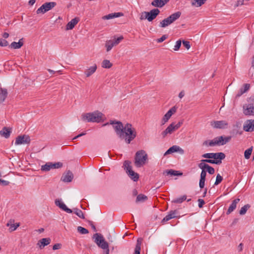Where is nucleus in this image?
Wrapping results in <instances>:
<instances>
[{
  "label": "nucleus",
  "mask_w": 254,
  "mask_h": 254,
  "mask_svg": "<svg viewBox=\"0 0 254 254\" xmlns=\"http://www.w3.org/2000/svg\"><path fill=\"white\" fill-rule=\"evenodd\" d=\"M168 37V36L167 35H163L161 38L157 39L156 40V41L158 43H161L163 42L165 40H166Z\"/></svg>",
  "instance_id": "nucleus-56"
},
{
  "label": "nucleus",
  "mask_w": 254,
  "mask_h": 254,
  "mask_svg": "<svg viewBox=\"0 0 254 254\" xmlns=\"http://www.w3.org/2000/svg\"><path fill=\"white\" fill-rule=\"evenodd\" d=\"M11 132V129L7 127H4L2 130L0 131V135L8 138L10 136Z\"/></svg>",
  "instance_id": "nucleus-28"
},
{
  "label": "nucleus",
  "mask_w": 254,
  "mask_h": 254,
  "mask_svg": "<svg viewBox=\"0 0 254 254\" xmlns=\"http://www.w3.org/2000/svg\"><path fill=\"white\" fill-rule=\"evenodd\" d=\"M52 168V163L51 162H48L46 164L42 165L41 166V170L42 171H49Z\"/></svg>",
  "instance_id": "nucleus-38"
},
{
  "label": "nucleus",
  "mask_w": 254,
  "mask_h": 254,
  "mask_svg": "<svg viewBox=\"0 0 254 254\" xmlns=\"http://www.w3.org/2000/svg\"><path fill=\"white\" fill-rule=\"evenodd\" d=\"M198 207L199 208H202L203 207V205L204 204L205 202L203 199L199 198L198 199Z\"/></svg>",
  "instance_id": "nucleus-57"
},
{
  "label": "nucleus",
  "mask_w": 254,
  "mask_h": 254,
  "mask_svg": "<svg viewBox=\"0 0 254 254\" xmlns=\"http://www.w3.org/2000/svg\"><path fill=\"white\" fill-rule=\"evenodd\" d=\"M243 112L246 116H254V102L244 105Z\"/></svg>",
  "instance_id": "nucleus-11"
},
{
  "label": "nucleus",
  "mask_w": 254,
  "mask_h": 254,
  "mask_svg": "<svg viewBox=\"0 0 254 254\" xmlns=\"http://www.w3.org/2000/svg\"><path fill=\"white\" fill-rule=\"evenodd\" d=\"M52 168H60L63 166V163L61 162H57L55 163H52Z\"/></svg>",
  "instance_id": "nucleus-50"
},
{
  "label": "nucleus",
  "mask_w": 254,
  "mask_h": 254,
  "mask_svg": "<svg viewBox=\"0 0 254 254\" xmlns=\"http://www.w3.org/2000/svg\"><path fill=\"white\" fill-rule=\"evenodd\" d=\"M209 140H206L203 142V145L206 146H209Z\"/></svg>",
  "instance_id": "nucleus-64"
},
{
  "label": "nucleus",
  "mask_w": 254,
  "mask_h": 254,
  "mask_svg": "<svg viewBox=\"0 0 254 254\" xmlns=\"http://www.w3.org/2000/svg\"><path fill=\"white\" fill-rule=\"evenodd\" d=\"M24 44L23 39L21 38L19 39L18 42H13L10 45L9 48L11 49H20Z\"/></svg>",
  "instance_id": "nucleus-22"
},
{
  "label": "nucleus",
  "mask_w": 254,
  "mask_h": 254,
  "mask_svg": "<svg viewBox=\"0 0 254 254\" xmlns=\"http://www.w3.org/2000/svg\"><path fill=\"white\" fill-rule=\"evenodd\" d=\"M210 125L214 128L224 129L227 127L228 124L226 121H214L210 123Z\"/></svg>",
  "instance_id": "nucleus-12"
},
{
  "label": "nucleus",
  "mask_w": 254,
  "mask_h": 254,
  "mask_svg": "<svg viewBox=\"0 0 254 254\" xmlns=\"http://www.w3.org/2000/svg\"><path fill=\"white\" fill-rule=\"evenodd\" d=\"M182 43H183V45L184 47H185L188 50H189L190 48V45L189 41H183Z\"/></svg>",
  "instance_id": "nucleus-53"
},
{
  "label": "nucleus",
  "mask_w": 254,
  "mask_h": 254,
  "mask_svg": "<svg viewBox=\"0 0 254 254\" xmlns=\"http://www.w3.org/2000/svg\"><path fill=\"white\" fill-rule=\"evenodd\" d=\"M170 219H171L170 218V217L168 215H167L163 219V220H162V223H164L165 222H167L169 220H170Z\"/></svg>",
  "instance_id": "nucleus-60"
},
{
  "label": "nucleus",
  "mask_w": 254,
  "mask_h": 254,
  "mask_svg": "<svg viewBox=\"0 0 254 254\" xmlns=\"http://www.w3.org/2000/svg\"><path fill=\"white\" fill-rule=\"evenodd\" d=\"M176 214H177V211L176 210L171 211L169 213L168 215L170 217L171 219H172V218H174L177 217V216L176 215Z\"/></svg>",
  "instance_id": "nucleus-51"
},
{
  "label": "nucleus",
  "mask_w": 254,
  "mask_h": 254,
  "mask_svg": "<svg viewBox=\"0 0 254 254\" xmlns=\"http://www.w3.org/2000/svg\"><path fill=\"white\" fill-rule=\"evenodd\" d=\"M244 4V0H238L236 4V6L242 5Z\"/></svg>",
  "instance_id": "nucleus-61"
},
{
  "label": "nucleus",
  "mask_w": 254,
  "mask_h": 254,
  "mask_svg": "<svg viewBox=\"0 0 254 254\" xmlns=\"http://www.w3.org/2000/svg\"><path fill=\"white\" fill-rule=\"evenodd\" d=\"M221 161L220 160H214L212 159H208V163L211 164H220L221 163Z\"/></svg>",
  "instance_id": "nucleus-54"
},
{
  "label": "nucleus",
  "mask_w": 254,
  "mask_h": 254,
  "mask_svg": "<svg viewBox=\"0 0 254 254\" xmlns=\"http://www.w3.org/2000/svg\"><path fill=\"white\" fill-rule=\"evenodd\" d=\"M103 114L99 112H94L93 113H89L82 115L83 120H87L88 122H96L99 123L102 121Z\"/></svg>",
  "instance_id": "nucleus-4"
},
{
  "label": "nucleus",
  "mask_w": 254,
  "mask_h": 254,
  "mask_svg": "<svg viewBox=\"0 0 254 254\" xmlns=\"http://www.w3.org/2000/svg\"><path fill=\"white\" fill-rule=\"evenodd\" d=\"M219 137V140H220V145H223L228 142L231 139V136H228L224 137L223 136Z\"/></svg>",
  "instance_id": "nucleus-35"
},
{
  "label": "nucleus",
  "mask_w": 254,
  "mask_h": 254,
  "mask_svg": "<svg viewBox=\"0 0 254 254\" xmlns=\"http://www.w3.org/2000/svg\"><path fill=\"white\" fill-rule=\"evenodd\" d=\"M250 88V85L248 83L244 84V87L240 89L237 94L236 95V98H238L242 95L244 93L248 91Z\"/></svg>",
  "instance_id": "nucleus-25"
},
{
  "label": "nucleus",
  "mask_w": 254,
  "mask_h": 254,
  "mask_svg": "<svg viewBox=\"0 0 254 254\" xmlns=\"http://www.w3.org/2000/svg\"><path fill=\"white\" fill-rule=\"evenodd\" d=\"M124 165L125 166V169L126 170V172L129 177L133 180L134 182L137 181L139 179V175L134 172L132 170V167L131 166V162L128 160H126L124 162Z\"/></svg>",
  "instance_id": "nucleus-5"
},
{
  "label": "nucleus",
  "mask_w": 254,
  "mask_h": 254,
  "mask_svg": "<svg viewBox=\"0 0 254 254\" xmlns=\"http://www.w3.org/2000/svg\"><path fill=\"white\" fill-rule=\"evenodd\" d=\"M206 169H207V171L208 172V173L211 175L213 174L215 172L214 169L209 165L208 166V167Z\"/></svg>",
  "instance_id": "nucleus-55"
},
{
  "label": "nucleus",
  "mask_w": 254,
  "mask_h": 254,
  "mask_svg": "<svg viewBox=\"0 0 254 254\" xmlns=\"http://www.w3.org/2000/svg\"><path fill=\"white\" fill-rule=\"evenodd\" d=\"M61 244H59V243H57V244H55L53 247V249L54 250H59L60 249H61Z\"/></svg>",
  "instance_id": "nucleus-59"
},
{
  "label": "nucleus",
  "mask_w": 254,
  "mask_h": 254,
  "mask_svg": "<svg viewBox=\"0 0 254 254\" xmlns=\"http://www.w3.org/2000/svg\"><path fill=\"white\" fill-rule=\"evenodd\" d=\"M240 199L239 198H236L234 199L231 205H230L228 209V210L226 212L227 214H229L231 212H232L236 208L237 204L240 201Z\"/></svg>",
  "instance_id": "nucleus-26"
},
{
  "label": "nucleus",
  "mask_w": 254,
  "mask_h": 254,
  "mask_svg": "<svg viewBox=\"0 0 254 254\" xmlns=\"http://www.w3.org/2000/svg\"><path fill=\"white\" fill-rule=\"evenodd\" d=\"M176 214H177V211L176 210L171 211L169 213L168 215L170 217L171 219H172V218H174L177 217V216L176 215Z\"/></svg>",
  "instance_id": "nucleus-52"
},
{
  "label": "nucleus",
  "mask_w": 254,
  "mask_h": 254,
  "mask_svg": "<svg viewBox=\"0 0 254 254\" xmlns=\"http://www.w3.org/2000/svg\"><path fill=\"white\" fill-rule=\"evenodd\" d=\"M56 2L52 1L44 3L36 11L37 14H44L49 10L52 9L56 5Z\"/></svg>",
  "instance_id": "nucleus-8"
},
{
  "label": "nucleus",
  "mask_w": 254,
  "mask_h": 254,
  "mask_svg": "<svg viewBox=\"0 0 254 254\" xmlns=\"http://www.w3.org/2000/svg\"><path fill=\"white\" fill-rule=\"evenodd\" d=\"M222 180H223L222 177L219 174H218L216 176V181L214 183V185H218L222 182Z\"/></svg>",
  "instance_id": "nucleus-46"
},
{
  "label": "nucleus",
  "mask_w": 254,
  "mask_h": 254,
  "mask_svg": "<svg viewBox=\"0 0 254 254\" xmlns=\"http://www.w3.org/2000/svg\"><path fill=\"white\" fill-rule=\"evenodd\" d=\"M176 111L177 107L176 106H174L171 108L163 116L162 120V125H164L166 122H167L172 115L175 113Z\"/></svg>",
  "instance_id": "nucleus-15"
},
{
  "label": "nucleus",
  "mask_w": 254,
  "mask_h": 254,
  "mask_svg": "<svg viewBox=\"0 0 254 254\" xmlns=\"http://www.w3.org/2000/svg\"><path fill=\"white\" fill-rule=\"evenodd\" d=\"M51 239L50 238H43L41 239L38 244H39V243L41 244V245H40V247L41 248L42 246L43 247H44L46 246H47L50 243Z\"/></svg>",
  "instance_id": "nucleus-34"
},
{
  "label": "nucleus",
  "mask_w": 254,
  "mask_h": 254,
  "mask_svg": "<svg viewBox=\"0 0 254 254\" xmlns=\"http://www.w3.org/2000/svg\"><path fill=\"white\" fill-rule=\"evenodd\" d=\"M183 123L179 122L178 124H175L174 123H172L170 124L166 129L162 132V135L163 137H165L168 134H171L174 131L177 130L182 125Z\"/></svg>",
  "instance_id": "nucleus-9"
},
{
  "label": "nucleus",
  "mask_w": 254,
  "mask_h": 254,
  "mask_svg": "<svg viewBox=\"0 0 254 254\" xmlns=\"http://www.w3.org/2000/svg\"><path fill=\"white\" fill-rule=\"evenodd\" d=\"M93 239H94V242L99 247L105 250L104 254H109V245L108 243L105 241L101 234L95 233L93 235Z\"/></svg>",
  "instance_id": "nucleus-2"
},
{
  "label": "nucleus",
  "mask_w": 254,
  "mask_h": 254,
  "mask_svg": "<svg viewBox=\"0 0 254 254\" xmlns=\"http://www.w3.org/2000/svg\"><path fill=\"white\" fill-rule=\"evenodd\" d=\"M55 204L59 207L61 209L64 210L67 213H71L72 212V210L68 208L65 205V204L61 200L57 199L55 200Z\"/></svg>",
  "instance_id": "nucleus-19"
},
{
  "label": "nucleus",
  "mask_w": 254,
  "mask_h": 254,
  "mask_svg": "<svg viewBox=\"0 0 254 254\" xmlns=\"http://www.w3.org/2000/svg\"><path fill=\"white\" fill-rule=\"evenodd\" d=\"M73 212L79 217H80V218H81L82 219H84L85 218L84 215L83 214V213L82 212V211L80 209H79L78 208H74L73 209Z\"/></svg>",
  "instance_id": "nucleus-41"
},
{
  "label": "nucleus",
  "mask_w": 254,
  "mask_h": 254,
  "mask_svg": "<svg viewBox=\"0 0 254 254\" xmlns=\"http://www.w3.org/2000/svg\"><path fill=\"white\" fill-rule=\"evenodd\" d=\"M0 184L2 186H6L9 184V182L8 181L1 180L0 179Z\"/></svg>",
  "instance_id": "nucleus-58"
},
{
  "label": "nucleus",
  "mask_w": 254,
  "mask_h": 254,
  "mask_svg": "<svg viewBox=\"0 0 254 254\" xmlns=\"http://www.w3.org/2000/svg\"><path fill=\"white\" fill-rule=\"evenodd\" d=\"M160 13V10L158 8H154L149 12H145V18L148 21H151L155 19Z\"/></svg>",
  "instance_id": "nucleus-14"
},
{
  "label": "nucleus",
  "mask_w": 254,
  "mask_h": 254,
  "mask_svg": "<svg viewBox=\"0 0 254 254\" xmlns=\"http://www.w3.org/2000/svg\"><path fill=\"white\" fill-rule=\"evenodd\" d=\"M90 226H91V228H92V229L94 231H96V227L95 226V225L93 224V223L92 222H90Z\"/></svg>",
  "instance_id": "nucleus-63"
},
{
  "label": "nucleus",
  "mask_w": 254,
  "mask_h": 254,
  "mask_svg": "<svg viewBox=\"0 0 254 254\" xmlns=\"http://www.w3.org/2000/svg\"><path fill=\"white\" fill-rule=\"evenodd\" d=\"M123 36L119 37H114L113 39L107 41L105 44V47L106 48V51L109 52L111 50L113 47L118 45L123 39Z\"/></svg>",
  "instance_id": "nucleus-7"
},
{
  "label": "nucleus",
  "mask_w": 254,
  "mask_h": 254,
  "mask_svg": "<svg viewBox=\"0 0 254 254\" xmlns=\"http://www.w3.org/2000/svg\"><path fill=\"white\" fill-rule=\"evenodd\" d=\"M206 176V171L202 170L200 173V178L199 182V186L201 189H202L204 187Z\"/></svg>",
  "instance_id": "nucleus-27"
},
{
  "label": "nucleus",
  "mask_w": 254,
  "mask_h": 254,
  "mask_svg": "<svg viewBox=\"0 0 254 254\" xmlns=\"http://www.w3.org/2000/svg\"><path fill=\"white\" fill-rule=\"evenodd\" d=\"M55 204L59 207L61 209L64 210L67 213H71L72 212V210L68 208L65 205V204L61 200L57 199L55 200Z\"/></svg>",
  "instance_id": "nucleus-18"
},
{
  "label": "nucleus",
  "mask_w": 254,
  "mask_h": 254,
  "mask_svg": "<svg viewBox=\"0 0 254 254\" xmlns=\"http://www.w3.org/2000/svg\"><path fill=\"white\" fill-rule=\"evenodd\" d=\"M178 152L180 154H183L184 153V150L181 148L180 147L177 145H173L170 148H169L164 153V155L166 156L167 155L172 154L174 152Z\"/></svg>",
  "instance_id": "nucleus-17"
},
{
  "label": "nucleus",
  "mask_w": 254,
  "mask_h": 254,
  "mask_svg": "<svg viewBox=\"0 0 254 254\" xmlns=\"http://www.w3.org/2000/svg\"><path fill=\"white\" fill-rule=\"evenodd\" d=\"M30 137L28 135H19L15 139V145L29 144L30 142Z\"/></svg>",
  "instance_id": "nucleus-13"
},
{
  "label": "nucleus",
  "mask_w": 254,
  "mask_h": 254,
  "mask_svg": "<svg viewBox=\"0 0 254 254\" xmlns=\"http://www.w3.org/2000/svg\"><path fill=\"white\" fill-rule=\"evenodd\" d=\"M181 14V13L179 11L171 14L168 17L164 19L160 22V26L161 27H165L168 26L178 19L180 17Z\"/></svg>",
  "instance_id": "nucleus-6"
},
{
  "label": "nucleus",
  "mask_w": 254,
  "mask_h": 254,
  "mask_svg": "<svg viewBox=\"0 0 254 254\" xmlns=\"http://www.w3.org/2000/svg\"><path fill=\"white\" fill-rule=\"evenodd\" d=\"M202 157L207 159H214V160L223 159L225 155L222 152L219 153H207L202 155Z\"/></svg>",
  "instance_id": "nucleus-10"
},
{
  "label": "nucleus",
  "mask_w": 254,
  "mask_h": 254,
  "mask_svg": "<svg viewBox=\"0 0 254 254\" xmlns=\"http://www.w3.org/2000/svg\"><path fill=\"white\" fill-rule=\"evenodd\" d=\"M8 45V42L4 39L0 38V47H6Z\"/></svg>",
  "instance_id": "nucleus-48"
},
{
  "label": "nucleus",
  "mask_w": 254,
  "mask_h": 254,
  "mask_svg": "<svg viewBox=\"0 0 254 254\" xmlns=\"http://www.w3.org/2000/svg\"><path fill=\"white\" fill-rule=\"evenodd\" d=\"M77 231L79 233L81 234H86L89 233L88 230L81 226H78L77 227Z\"/></svg>",
  "instance_id": "nucleus-44"
},
{
  "label": "nucleus",
  "mask_w": 254,
  "mask_h": 254,
  "mask_svg": "<svg viewBox=\"0 0 254 254\" xmlns=\"http://www.w3.org/2000/svg\"><path fill=\"white\" fill-rule=\"evenodd\" d=\"M113 64L108 60H104L102 62V67L105 68H110Z\"/></svg>",
  "instance_id": "nucleus-37"
},
{
  "label": "nucleus",
  "mask_w": 254,
  "mask_h": 254,
  "mask_svg": "<svg viewBox=\"0 0 254 254\" xmlns=\"http://www.w3.org/2000/svg\"><path fill=\"white\" fill-rule=\"evenodd\" d=\"M97 68V65L96 64H94L92 66L85 70L84 71V74L87 77H89L96 71Z\"/></svg>",
  "instance_id": "nucleus-21"
},
{
  "label": "nucleus",
  "mask_w": 254,
  "mask_h": 254,
  "mask_svg": "<svg viewBox=\"0 0 254 254\" xmlns=\"http://www.w3.org/2000/svg\"><path fill=\"white\" fill-rule=\"evenodd\" d=\"M207 0H191V5L193 6L200 7L204 4Z\"/></svg>",
  "instance_id": "nucleus-31"
},
{
  "label": "nucleus",
  "mask_w": 254,
  "mask_h": 254,
  "mask_svg": "<svg viewBox=\"0 0 254 254\" xmlns=\"http://www.w3.org/2000/svg\"><path fill=\"white\" fill-rule=\"evenodd\" d=\"M170 0H153L151 2V5L154 7H162Z\"/></svg>",
  "instance_id": "nucleus-23"
},
{
  "label": "nucleus",
  "mask_w": 254,
  "mask_h": 254,
  "mask_svg": "<svg viewBox=\"0 0 254 254\" xmlns=\"http://www.w3.org/2000/svg\"><path fill=\"white\" fill-rule=\"evenodd\" d=\"M209 165L206 163H203V162H201L198 164V167L201 169L202 170H205L208 167Z\"/></svg>",
  "instance_id": "nucleus-47"
},
{
  "label": "nucleus",
  "mask_w": 254,
  "mask_h": 254,
  "mask_svg": "<svg viewBox=\"0 0 254 254\" xmlns=\"http://www.w3.org/2000/svg\"><path fill=\"white\" fill-rule=\"evenodd\" d=\"M110 124L113 125L118 137L121 139H125L127 144H129L136 136V130L130 124L127 123L124 126L120 121H111Z\"/></svg>",
  "instance_id": "nucleus-1"
},
{
  "label": "nucleus",
  "mask_w": 254,
  "mask_h": 254,
  "mask_svg": "<svg viewBox=\"0 0 254 254\" xmlns=\"http://www.w3.org/2000/svg\"><path fill=\"white\" fill-rule=\"evenodd\" d=\"M219 139V137H217L212 140H209V146H214L217 145H220V140Z\"/></svg>",
  "instance_id": "nucleus-36"
},
{
  "label": "nucleus",
  "mask_w": 254,
  "mask_h": 254,
  "mask_svg": "<svg viewBox=\"0 0 254 254\" xmlns=\"http://www.w3.org/2000/svg\"><path fill=\"white\" fill-rule=\"evenodd\" d=\"M14 220L10 219L6 224V226L9 227V231L12 232L15 230L20 226L19 223H13Z\"/></svg>",
  "instance_id": "nucleus-24"
},
{
  "label": "nucleus",
  "mask_w": 254,
  "mask_h": 254,
  "mask_svg": "<svg viewBox=\"0 0 254 254\" xmlns=\"http://www.w3.org/2000/svg\"><path fill=\"white\" fill-rule=\"evenodd\" d=\"M73 178V174L72 173L68 171L66 173L64 174L61 178V181L64 182H70Z\"/></svg>",
  "instance_id": "nucleus-20"
},
{
  "label": "nucleus",
  "mask_w": 254,
  "mask_h": 254,
  "mask_svg": "<svg viewBox=\"0 0 254 254\" xmlns=\"http://www.w3.org/2000/svg\"><path fill=\"white\" fill-rule=\"evenodd\" d=\"M79 18L78 17H75L69 21L66 25V30H71L74 26L78 22Z\"/></svg>",
  "instance_id": "nucleus-29"
},
{
  "label": "nucleus",
  "mask_w": 254,
  "mask_h": 254,
  "mask_svg": "<svg viewBox=\"0 0 254 254\" xmlns=\"http://www.w3.org/2000/svg\"><path fill=\"white\" fill-rule=\"evenodd\" d=\"M187 199V196L186 195H184L181 197L177 198L176 199H174L172 200V202L175 203H181L183 202L184 200H185Z\"/></svg>",
  "instance_id": "nucleus-42"
},
{
  "label": "nucleus",
  "mask_w": 254,
  "mask_h": 254,
  "mask_svg": "<svg viewBox=\"0 0 254 254\" xmlns=\"http://www.w3.org/2000/svg\"><path fill=\"white\" fill-rule=\"evenodd\" d=\"M250 205L249 204L245 205L243 207L241 208L239 211V213L240 215H244L246 214V212L250 208Z\"/></svg>",
  "instance_id": "nucleus-40"
},
{
  "label": "nucleus",
  "mask_w": 254,
  "mask_h": 254,
  "mask_svg": "<svg viewBox=\"0 0 254 254\" xmlns=\"http://www.w3.org/2000/svg\"><path fill=\"white\" fill-rule=\"evenodd\" d=\"M252 151H253V147H252L247 149L245 151L244 155H245V157L246 159H248L250 158V156L252 154Z\"/></svg>",
  "instance_id": "nucleus-43"
},
{
  "label": "nucleus",
  "mask_w": 254,
  "mask_h": 254,
  "mask_svg": "<svg viewBox=\"0 0 254 254\" xmlns=\"http://www.w3.org/2000/svg\"><path fill=\"white\" fill-rule=\"evenodd\" d=\"M147 199V197L144 194H139L138 195H137V197L136 199V202H144L146 201Z\"/></svg>",
  "instance_id": "nucleus-39"
},
{
  "label": "nucleus",
  "mask_w": 254,
  "mask_h": 254,
  "mask_svg": "<svg viewBox=\"0 0 254 254\" xmlns=\"http://www.w3.org/2000/svg\"><path fill=\"white\" fill-rule=\"evenodd\" d=\"M166 172L168 175L170 174L173 176H178L179 175V174L178 173V171L173 170H169L168 171H166Z\"/></svg>",
  "instance_id": "nucleus-49"
},
{
  "label": "nucleus",
  "mask_w": 254,
  "mask_h": 254,
  "mask_svg": "<svg viewBox=\"0 0 254 254\" xmlns=\"http://www.w3.org/2000/svg\"><path fill=\"white\" fill-rule=\"evenodd\" d=\"M243 129L245 131L252 132L254 130V120H248L245 123Z\"/></svg>",
  "instance_id": "nucleus-16"
},
{
  "label": "nucleus",
  "mask_w": 254,
  "mask_h": 254,
  "mask_svg": "<svg viewBox=\"0 0 254 254\" xmlns=\"http://www.w3.org/2000/svg\"><path fill=\"white\" fill-rule=\"evenodd\" d=\"M8 92L6 89L0 88V103L4 102L7 96Z\"/></svg>",
  "instance_id": "nucleus-30"
},
{
  "label": "nucleus",
  "mask_w": 254,
  "mask_h": 254,
  "mask_svg": "<svg viewBox=\"0 0 254 254\" xmlns=\"http://www.w3.org/2000/svg\"><path fill=\"white\" fill-rule=\"evenodd\" d=\"M123 14L121 12H117L114 13H110L104 16L103 18L105 19H110L115 17H118L123 16Z\"/></svg>",
  "instance_id": "nucleus-32"
},
{
  "label": "nucleus",
  "mask_w": 254,
  "mask_h": 254,
  "mask_svg": "<svg viewBox=\"0 0 254 254\" xmlns=\"http://www.w3.org/2000/svg\"><path fill=\"white\" fill-rule=\"evenodd\" d=\"M184 95H185L184 91H182L179 94V97L181 99L184 96Z\"/></svg>",
  "instance_id": "nucleus-62"
},
{
  "label": "nucleus",
  "mask_w": 254,
  "mask_h": 254,
  "mask_svg": "<svg viewBox=\"0 0 254 254\" xmlns=\"http://www.w3.org/2000/svg\"><path fill=\"white\" fill-rule=\"evenodd\" d=\"M142 239L141 238H138L137 240L136 246L134 250V254H140V251L141 249V245L142 243Z\"/></svg>",
  "instance_id": "nucleus-33"
},
{
  "label": "nucleus",
  "mask_w": 254,
  "mask_h": 254,
  "mask_svg": "<svg viewBox=\"0 0 254 254\" xmlns=\"http://www.w3.org/2000/svg\"><path fill=\"white\" fill-rule=\"evenodd\" d=\"M148 159V155L143 150L137 151L134 157V165L137 167L143 166Z\"/></svg>",
  "instance_id": "nucleus-3"
},
{
  "label": "nucleus",
  "mask_w": 254,
  "mask_h": 254,
  "mask_svg": "<svg viewBox=\"0 0 254 254\" xmlns=\"http://www.w3.org/2000/svg\"><path fill=\"white\" fill-rule=\"evenodd\" d=\"M182 41L181 40H179L176 41V44L173 48V50L175 51H178L181 46Z\"/></svg>",
  "instance_id": "nucleus-45"
}]
</instances>
